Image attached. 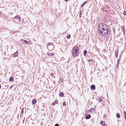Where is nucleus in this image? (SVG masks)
Returning a JSON list of instances; mask_svg holds the SVG:
<instances>
[{"label": "nucleus", "instance_id": "4", "mask_svg": "<svg viewBox=\"0 0 126 126\" xmlns=\"http://www.w3.org/2000/svg\"><path fill=\"white\" fill-rule=\"evenodd\" d=\"M14 18L16 19V20L18 22L20 20V16H15Z\"/></svg>", "mask_w": 126, "mask_h": 126}, {"label": "nucleus", "instance_id": "23", "mask_svg": "<svg viewBox=\"0 0 126 126\" xmlns=\"http://www.w3.org/2000/svg\"><path fill=\"white\" fill-rule=\"evenodd\" d=\"M50 75L52 76L53 77L54 75V73L52 72V73H51L50 74Z\"/></svg>", "mask_w": 126, "mask_h": 126}, {"label": "nucleus", "instance_id": "6", "mask_svg": "<svg viewBox=\"0 0 126 126\" xmlns=\"http://www.w3.org/2000/svg\"><path fill=\"white\" fill-rule=\"evenodd\" d=\"M91 88L93 90H94L95 89V86L94 85H92L91 86Z\"/></svg>", "mask_w": 126, "mask_h": 126}, {"label": "nucleus", "instance_id": "21", "mask_svg": "<svg viewBox=\"0 0 126 126\" xmlns=\"http://www.w3.org/2000/svg\"><path fill=\"white\" fill-rule=\"evenodd\" d=\"M64 94L63 93H60V95L61 96H63Z\"/></svg>", "mask_w": 126, "mask_h": 126}, {"label": "nucleus", "instance_id": "19", "mask_svg": "<svg viewBox=\"0 0 126 126\" xmlns=\"http://www.w3.org/2000/svg\"><path fill=\"white\" fill-rule=\"evenodd\" d=\"M63 79L62 78H60V80H59V82L60 83H62L63 82Z\"/></svg>", "mask_w": 126, "mask_h": 126}, {"label": "nucleus", "instance_id": "32", "mask_svg": "<svg viewBox=\"0 0 126 126\" xmlns=\"http://www.w3.org/2000/svg\"><path fill=\"white\" fill-rule=\"evenodd\" d=\"M55 103L54 102L52 104V105H53V106H54V105H55Z\"/></svg>", "mask_w": 126, "mask_h": 126}, {"label": "nucleus", "instance_id": "18", "mask_svg": "<svg viewBox=\"0 0 126 126\" xmlns=\"http://www.w3.org/2000/svg\"><path fill=\"white\" fill-rule=\"evenodd\" d=\"M23 41H24V44H28V42L26 40H23Z\"/></svg>", "mask_w": 126, "mask_h": 126}, {"label": "nucleus", "instance_id": "43", "mask_svg": "<svg viewBox=\"0 0 126 126\" xmlns=\"http://www.w3.org/2000/svg\"><path fill=\"white\" fill-rule=\"evenodd\" d=\"M14 20H15V21H16V20H15V19H14Z\"/></svg>", "mask_w": 126, "mask_h": 126}, {"label": "nucleus", "instance_id": "5", "mask_svg": "<svg viewBox=\"0 0 126 126\" xmlns=\"http://www.w3.org/2000/svg\"><path fill=\"white\" fill-rule=\"evenodd\" d=\"M47 54L49 56H52L54 55V53H50L48 52L47 53Z\"/></svg>", "mask_w": 126, "mask_h": 126}, {"label": "nucleus", "instance_id": "17", "mask_svg": "<svg viewBox=\"0 0 126 126\" xmlns=\"http://www.w3.org/2000/svg\"><path fill=\"white\" fill-rule=\"evenodd\" d=\"M98 100L100 101V102L102 101V97H98Z\"/></svg>", "mask_w": 126, "mask_h": 126}, {"label": "nucleus", "instance_id": "11", "mask_svg": "<svg viewBox=\"0 0 126 126\" xmlns=\"http://www.w3.org/2000/svg\"><path fill=\"white\" fill-rule=\"evenodd\" d=\"M36 100L35 99H34L32 101V103L33 104H35L36 103Z\"/></svg>", "mask_w": 126, "mask_h": 126}, {"label": "nucleus", "instance_id": "3", "mask_svg": "<svg viewBox=\"0 0 126 126\" xmlns=\"http://www.w3.org/2000/svg\"><path fill=\"white\" fill-rule=\"evenodd\" d=\"M48 45L47 46V48L49 50H52L54 48V46L51 43H50L48 44Z\"/></svg>", "mask_w": 126, "mask_h": 126}, {"label": "nucleus", "instance_id": "15", "mask_svg": "<svg viewBox=\"0 0 126 126\" xmlns=\"http://www.w3.org/2000/svg\"><path fill=\"white\" fill-rule=\"evenodd\" d=\"M87 51L86 50L84 51L83 52V55L84 56H85L87 54Z\"/></svg>", "mask_w": 126, "mask_h": 126}, {"label": "nucleus", "instance_id": "10", "mask_svg": "<svg viewBox=\"0 0 126 126\" xmlns=\"http://www.w3.org/2000/svg\"><path fill=\"white\" fill-rule=\"evenodd\" d=\"M118 55V51H115V56L116 57H117Z\"/></svg>", "mask_w": 126, "mask_h": 126}, {"label": "nucleus", "instance_id": "25", "mask_svg": "<svg viewBox=\"0 0 126 126\" xmlns=\"http://www.w3.org/2000/svg\"><path fill=\"white\" fill-rule=\"evenodd\" d=\"M124 114L125 117H126V112L125 111H124Z\"/></svg>", "mask_w": 126, "mask_h": 126}, {"label": "nucleus", "instance_id": "35", "mask_svg": "<svg viewBox=\"0 0 126 126\" xmlns=\"http://www.w3.org/2000/svg\"><path fill=\"white\" fill-rule=\"evenodd\" d=\"M2 12L1 11H0V14H1Z\"/></svg>", "mask_w": 126, "mask_h": 126}, {"label": "nucleus", "instance_id": "24", "mask_svg": "<svg viewBox=\"0 0 126 126\" xmlns=\"http://www.w3.org/2000/svg\"><path fill=\"white\" fill-rule=\"evenodd\" d=\"M24 109L22 108L21 109V113L22 114L23 113Z\"/></svg>", "mask_w": 126, "mask_h": 126}, {"label": "nucleus", "instance_id": "41", "mask_svg": "<svg viewBox=\"0 0 126 126\" xmlns=\"http://www.w3.org/2000/svg\"><path fill=\"white\" fill-rule=\"evenodd\" d=\"M81 12V11H80V12Z\"/></svg>", "mask_w": 126, "mask_h": 126}, {"label": "nucleus", "instance_id": "7", "mask_svg": "<svg viewBox=\"0 0 126 126\" xmlns=\"http://www.w3.org/2000/svg\"><path fill=\"white\" fill-rule=\"evenodd\" d=\"M91 117V115H90L89 114L86 116L85 117V118L86 119H90Z\"/></svg>", "mask_w": 126, "mask_h": 126}, {"label": "nucleus", "instance_id": "33", "mask_svg": "<svg viewBox=\"0 0 126 126\" xmlns=\"http://www.w3.org/2000/svg\"><path fill=\"white\" fill-rule=\"evenodd\" d=\"M54 126H59V125L58 124H56Z\"/></svg>", "mask_w": 126, "mask_h": 126}, {"label": "nucleus", "instance_id": "28", "mask_svg": "<svg viewBox=\"0 0 126 126\" xmlns=\"http://www.w3.org/2000/svg\"><path fill=\"white\" fill-rule=\"evenodd\" d=\"M66 105V104L65 102H63V106H65Z\"/></svg>", "mask_w": 126, "mask_h": 126}, {"label": "nucleus", "instance_id": "14", "mask_svg": "<svg viewBox=\"0 0 126 126\" xmlns=\"http://www.w3.org/2000/svg\"><path fill=\"white\" fill-rule=\"evenodd\" d=\"M9 80L10 81H13L14 80V78L12 77H11L9 79Z\"/></svg>", "mask_w": 126, "mask_h": 126}, {"label": "nucleus", "instance_id": "42", "mask_svg": "<svg viewBox=\"0 0 126 126\" xmlns=\"http://www.w3.org/2000/svg\"><path fill=\"white\" fill-rule=\"evenodd\" d=\"M79 16L80 17H81V16Z\"/></svg>", "mask_w": 126, "mask_h": 126}, {"label": "nucleus", "instance_id": "38", "mask_svg": "<svg viewBox=\"0 0 126 126\" xmlns=\"http://www.w3.org/2000/svg\"><path fill=\"white\" fill-rule=\"evenodd\" d=\"M1 88V85H0V88Z\"/></svg>", "mask_w": 126, "mask_h": 126}, {"label": "nucleus", "instance_id": "29", "mask_svg": "<svg viewBox=\"0 0 126 126\" xmlns=\"http://www.w3.org/2000/svg\"><path fill=\"white\" fill-rule=\"evenodd\" d=\"M124 15H126V11H125L123 13Z\"/></svg>", "mask_w": 126, "mask_h": 126}, {"label": "nucleus", "instance_id": "26", "mask_svg": "<svg viewBox=\"0 0 126 126\" xmlns=\"http://www.w3.org/2000/svg\"><path fill=\"white\" fill-rule=\"evenodd\" d=\"M103 121H101V122H100V124H101L102 125H103Z\"/></svg>", "mask_w": 126, "mask_h": 126}, {"label": "nucleus", "instance_id": "40", "mask_svg": "<svg viewBox=\"0 0 126 126\" xmlns=\"http://www.w3.org/2000/svg\"><path fill=\"white\" fill-rule=\"evenodd\" d=\"M125 118L126 120V117H125Z\"/></svg>", "mask_w": 126, "mask_h": 126}, {"label": "nucleus", "instance_id": "36", "mask_svg": "<svg viewBox=\"0 0 126 126\" xmlns=\"http://www.w3.org/2000/svg\"><path fill=\"white\" fill-rule=\"evenodd\" d=\"M118 65L119 64H117V67H118Z\"/></svg>", "mask_w": 126, "mask_h": 126}, {"label": "nucleus", "instance_id": "16", "mask_svg": "<svg viewBox=\"0 0 126 126\" xmlns=\"http://www.w3.org/2000/svg\"><path fill=\"white\" fill-rule=\"evenodd\" d=\"M87 1H85L81 5V7L83 6L85 4H86L87 3Z\"/></svg>", "mask_w": 126, "mask_h": 126}, {"label": "nucleus", "instance_id": "22", "mask_svg": "<svg viewBox=\"0 0 126 126\" xmlns=\"http://www.w3.org/2000/svg\"><path fill=\"white\" fill-rule=\"evenodd\" d=\"M120 61V59H118L117 60V64H119Z\"/></svg>", "mask_w": 126, "mask_h": 126}, {"label": "nucleus", "instance_id": "8", "mask_svg": "<svg viewBox=\"0 0 126 126\" xmlns=\"http://www.w3.org/2000/svg\"><path fill=\"white\" fill-rule=\"evenodd\" d=\"M94 111V108H92L88 111V112H92Z\"/></svg>", "mask_w": 126, "mask_h": 126}, {"label": "nucleus", "instance_id": "1", "mask_svg": "<svg viewBox=\"0 0 126 126\" xmlns=\"http://www.w3.org/2000/svg\"><path fill=\"white\" fill-rule=\"evenodd\" d=\"M98 29L99 31V33L103 36L106 34L109 35L110 33L108 27L105 24L100 23L99 24Z\"/></svg>", "mask_w": 126, "mask_h": 126}, {"label": "nucleus", "instance_id": "12", "mask_svg": "<svg viewBox=\"0 0 126 126\" xmlns=\"http://www.w3.org/2000/svg\"><path fill=\"white\" fill-rule=\"evenodd\" d=\"M122 29L123 30V33H124L125 32V27L124 26H122Z\"/></svg>", "mask_w": 126, "mask_h": 126}, {"label": "nucleus", "instance_id": "34", "mask_svg": "<svg viewBox=\"0 0 126 126\" xmlns=\"http://www.w3.org/2000/svg\"><path fill=\"white\" fill-rule=\"evenodd\" d=\"M103 126H107V125H106V126L105 125V123H104V124Z\"/></svg>", "mask_w": 126, "mask_h": 126}, {"label": "nucleus", "instance_id": "20", "mask_svg": "<svg viewBox=\"0 0 126 126\" xmlns=\"http://www.w3.org/2000/svg\"><path fill=\"white\" fill-rule=\"evenodd\" d=\"M70 38V34H69L67 36H66V38L67 39H69Z\"/></svg>", "mask_w": 126, "mask_h": 126}, {"label": "nucleus", "instance_id": "30", "mask_svg": "<svg viewBox=\"0 0 126 126\" xmlns=\"http://www.w3.org/2000/svg\"><path fill=\"white\" fill-rule=\"evenodd\" d=\"M88 62H92V60L91 59H89L88 60Z\"/></svg>", "mask_w": 126, "mask_h": 126}, {"label": "nucleus", "instance_id": "31", "mask_svg": "<svg viewBox=\"0 0 126 126\" xmlns=\"http://www.w3.org/2000/svg\"><path fill=\"white\" fill-rule=\"evenodd\" d=\"M113 32H115V29H114V28H113Z\"/></svg>", "mask_w": 126, "mask_h": 126}, {"label": "nucleus", "instance_id": "39", "mask_svg": "<svg viewBox=\"0 0 126 126\" xmlns=\"http://www.w3.org/2000/svg\"><path fill=\"white\" fill-rule=\"evenodd\" d=\"M105 11L106 12H107V10H106Z\"/></svg>", "mask_w": 126, "mask_h": 126}, {"label": "nucleus", "instance_id": "37", "mask_svg": "<svg viewBox=\"0 0 126 126\" xmlns=\"http://www.w3.org/2000/svg\"><path fill=\"white\" fill-rule=\"evenodd\" d=\"M12 87H12V86H11L10 87V88H12Z\"/></svg>", "mask_w": 126, "mask_h": 126}, {"label": "nucleus", "instance_id": "9", "mask_svg": "<svg viewBox=\"0 0 126 126\" xmlns=\"http://www.w3.org/2000/svg\"><path fill=\"white\" fill-rule=\"evenodd\" d=\"M18 54V52L17 51H16L15 53L14 54V56L15 57H17V56Z\"/></svg>", "mask_w": 126, "mask_h": 126}, {"label": "nucleus", "instance_id": "13", "mask_svg": "<svg viewBox=\"0 0 126 126\" xmlns=\"http://www.w3.org/2000/svg\"><path fill=\"white\" fill-rule=\"evenodd\" d=\"M120 117V115L119 113H117L116 114V117L117 118H119Z\"/></svg>", "mask_w": 126, "mask_h": 126}, {"label": "nucleus", "instance_id": "2", "mask_svg": "<svg viewBox=\"0 0 126 126\" xmlns=\"http://www.w3.org/2000/svg\"><path fill=\"white\" fill-rule=\"evenodd\" d=\"M78 47L76 46H75L72 49V55L74 57L78 56L79 52Z\"/></svg>", "mask_w": 126, "mask_h": 126}, {"label": "nucleus", "instance_id": "27", "mask_svg": "<svg viewBox=\"0 0 126 126\" xmlns=\"http://www.w3.org/2000/svg\"><path fill=\"white\" fill-rule=\"evenodd\" d=\"M54 103H55V104H57L58 103V101H57V100H55Z\"/></svg>", "mask_w": 126, "mask_h": 126}]
</instances>
